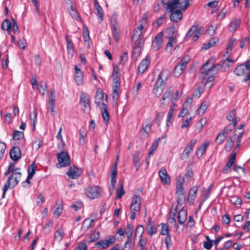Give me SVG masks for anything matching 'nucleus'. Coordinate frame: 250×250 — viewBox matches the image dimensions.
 Segmentation results:
<instances>
[{
	"label": "nucleus",
	"instance_id": "obj_48",
	"mask_svg": "<svg viewBox=\"0 0 250 250\" xmlns=\"http://www.w3.org/2000/svg\"><path fill=\"white\" fill-rule=\"evenodd\" d=\"M171 100L167 98L164 96L160 100V106L161 108H165L168 105Z\"/></svg>",
	"mask_w": 250,
	"mask_h": 250
},
{
	"label": "nucleus",
	"instance_id": "obj_19",
	"mask_svg": "<svg viewBox=\"0 0 250 250\" xmlns=\"http://www.w3.org/2000/svg\"><path fill=\"white\" fill-rule=\"evenodd\" d=\"M159 176L161 181L164 185L169 184L170 182V179L167 174V170L165 168H162L158 172Z\"/></svg>",
	"mask_w": 250,
	"mask_h": 250
},
{
	"label": "nucleus",
	"instance_id": "obj_29",
	"mask_svg": "<svg viewBox=\"0 0 250 250\" xmlns=\"http://www.w3.org/2000/svg\"><path fill=\"white\" fill-rule=\"evenodd\" d=\"M234 73L238 76H245L246 77L247 71L244 64L237 66L234 70Z\"/></svg>",
	"mask_w": 250,
	"mask_h": 250
},
{
	"label": "nucleus",
	"instance_id": "obj_60",
	"mask_svg": "<svg viewBox=\"0 0 250 250\" xmlns=\"http://www.w3.org/2000/svg\"><path fill=\"white\" fill-rule=\"evenodd\" d=\"M63 209V206L62 204L60 203L59 206L56 208L53 213L57 215V217L58 218L61 214Z\"/></svg>",
	"mask_w": 250,
	"mask_h": 250
},
{
	"label": "nucleus",
	"instance_id": "obj_58",
	"mask_svg": "<svg viewBox=\"0 0 250 250\" xmlns=\"http://www.w3.org/2000/svg\"><path fill=\"white\" fill-rule=\"evenodd\" d=\"M144 230V228L142 225H139L135 230V236L139 234L140 237H142Z\"/></svg>",
	"mask_w": 250,
	"mask_h": 250
},
{
	"label": "nucleus",
	"instance_id": "obj_52",
	"mask_svg": "<svg viewBox=\"0 0 250 250\" xmlns=\"http://www.w3.org/2000/svg\"><path fill=\"white\" fill-rule=\"evenodd\" d=\"M141 49L139 46H135L133 48L132 54V57L133 59L137 60L139 56Z\"/></svg>",
	"mask_w": 250,
	"mask_h": 250
},
{
	"label": "nucleus",
	"instance_id": "obj_63",
	"mask_svg": "<svg viewBox=\"0 0 250 250\" xmlns=\"http://www.w3.org/2000/svg\"><path fill=\"white\" fill-rule=\"evenodd\" d=\"M166 14H164L163 15L158 18L155 21V23H157V26H159L161 25L166 20Z\"/></svg>",
	"mask_w": 250,
	"mask_h": 250
},
{
	"label": "nucleus",
	"instance_id": "obj_38",
	"mask_svg": "<svg viewBox=\"0 0 250 250\" xmlns=\"http://www.w3.org/2000/svg\"><path fill=\"white\" fill-rule=\"evenodd\" d=\"M244 65L245 67H246L247 73H246V77H245L243 82H246L247 81L250 80V59L245 62V64H244Z\"/></svg>",
	"mask_w": 250,
	"mask_h": 250
},
{
	"label": "nucleus",
	"instance_id": "obj_44",
	"mask_svg": "<svg viewBox=\"0 0 250 250\" xmlns=\"http://www.w3.org/2000/svg\"><path fill=\"white\" fill-rule=\"evenodd\" d=\"M184 70L185 69L177 64L174 68L173 72V75L175 77H178L182 73H183Z\"/></svg>",
	"mask_w": 250,
	"mask_h": 250
},
{
	"label": "nucleus",
	"instance_id": "obj_61",
	"mask_svg": "<svg viewBox=\"0 0 250 250\" xmlns=\"http://www.w3.org/2000/svg\"><path fill=\"white\" fill-rule=\"evenodd\" d=\"M82 206L83 204L81 202L76 201L71 206V207L75 211H78L82 208Z\"/></svg>",
	"mask_w": 250,
	"mask_h": 250
},
{
	"label": "nucleus",
	"instance_id": "obj_34",
	"mask_svg": "<svg viewBox=\"0 0 250 250\" xmlns=\"http://www.w3.org/2000/svg\"><path fill=\"white\" fill-rule=\"evenodd\" d=\"M37 166L34 161L28 167V175H29V179H32L34 175Z\"/></svg>",
	"mask_w": 250,
	"mask_h": 250
},
{
	"label": "nucleus",
	"instance_id": "obj_51",
	"mask_svg": "<svg viewBox=\"0 0 250 250\" xmlns=\"http://www.w3.org/2000/svg\"><path fill=\"white\" fill-rule=\"evenodd\" d=\"M174 90L171 87H169V88H168L167 91L164 93V95H163V96L167 98H168L170 100H172L173 99V93H174Z\"/></svg>",
	"mask_w": 250,
	"mask_h": 250
},
{
	"label": "nucleus",
	"instance_id": "obj_6",
	"mask_svg": "<svg viewBox=\"0 0 250 250\" xmlns=\"http://www.w3.org/2000/svg\"><path fill=\"white\" fill-rule=\"evenodd\" d=\"M203 30V28L201 27L198 28V25L194 24L192 26L189 30L187 33L185 37V40H188L195 33V34L194 35L192 38V40L193 42L196 41L198 39L199 37L202 35Z\"/></svg>",
	"mask_w": 250,
	"mask_h": 250
},
{
	"label": "nucleus",
	"instance_id": "obj_20",
	"mask_svg": "<svg viewBox=\"0 0 250 250\" xmlns=\"http://www.w3.org/2000/svg\"><path fill=\"white\" fill-rule=\"evenodd\" d=\"M55 92L54 89L50 91V93L49 98V104L50 107L48 108V111L52 113V115L54 116V113L55 112Z\"/></svg>",
	"mask_w": 250,
	"mask_h": 250
},
{
	"label": "nucleus",
	"instance_id": "obj_54",
	"mask_svg": "<svg viewBox=\"0 0 250 250\" xmlns=\"http://www.w3.org/2000/svg\"><path fill=\"white\" fill-rule=\"evenodd\" d=\"M125 191L124 189V184L122 182L120 184V188L117 190L116 198L120 199L122 197V196L125 194Z\"/></svg>",
	"mask_w": 250,
	"mask_h": 250
},
{
	"label": "nucleus",
	"instance_id": "obj_17",
	"mask_svg": "<svg viewBox=\"0 0 250 250\" xmlns=\"http://www.w3.org/2000/svg\"><path fill=\"white\" fill-rule=\"evenodd\" d=\"M236 156V153L235 152H233L229 156V161L223 169L222 172L223 173L226 174L229 172L230 167L234 164Z\"/></svg>",
	"mask_w": 250,
	"mask_h": 250
},
{
	"label": "nucleus",
	"instance_id": "obj_40",
	"mask_svg": "<svg viewBox=\"0 0 250 250\" xmlns=\"http://www.w3.org/2000/svg\"><path fill=\"white\" fill-rule=\"evenodd\" d=\"M233 139V137L230 136L229 139H228L226 142L225 149L227 152H229L233 146L234 139Z\"/></svg>",
	"mask_w": 250,
	"mask_h": 250
},
{
	"label": "nucleus",
	"instance_id": "obj_2",
	"mask_svg": "<svg viewBox=\"0 0 250 250\" xmlns=\"http://www.w3.org/2000/svg\"><path fill=\"white\" fill-rule=\"evenodd\" d=\"M170 73L169 70L165 69L163 70L159 74L152 91L153 94L155 96L159 97L162 94L166 85V83L170 76Z\"/></svg>",
	"mask_w": 250,
	"mask_h": 250
},
{
	"label": "nucleus",
	"instance_id": "obj_30",
	"mask_svg": "<svg viewBox=\"0 0 250 250\" xmlns=\"http://www.w3.org/2000/svg\"><path fill=\"white\" fill-rule=\"evenodd\" d=\"M132 161L135 169L138 171L139 169L140 164V158L139 156V151H136L132 156Z\"/></svg>",
	"mask_w": 250,
	"mask_h": 250
},
{
	"label": "nucleus",
	"instance_id": "obj_35",
	"mask_svg": "<svg viewBox=\"0 0 250 250\" xmlns=\"http://www.w3.org/2000/svg\"><path fill=\"white\" fill-rule=\"evenodd\" d=\"M69 13L71 17L77 21H82V18L79 13L73 6H70V11H69Z\"/></svg>",
	"mask_w": 250,
	"mask_h": 250
},
{
	"label": "nucleus",
	"instance_id": "obj_46",
	"mask_svg": "<svg viewBox=\"0 0 250 250\" xmlns=\"http://www.w3.org/2000/svg\"><path fill=\"white\" fill-rule=\"evenodd\" d=\"M112 28V36L114 38L116 42H118L120 40V32L117 29V27L114 26Z\"/></svg>",
	"mask_w": 250,
	"mask_h": 250
},
{
	"label": "nucleus",
	"instance_id": "obj_36",
	"mask_svg": "<svg viewBox=\"0 0 250 250\" xmlns=\"http://www.w3.org/2000/svg\"><path fill=\"white\" fill-rule=\"evenodd\" d=\"M65 39L66 41L67 49L68 50V53H71L72 56H73L74 53L73 43L69 39L68 35L65 36Z\"/></svg>",
	"mask_w": 250,
	"mask_h": 250
},
{
	"label": "nucleus",
	"instance_id": "obj_49",
	"mask_svg": "<svg viewBox=\"0 0 250 250\" xmlns=\"http://www.w3.org/2000/svg\"><path fill=\"white\" fill-rule=\"evenodd\" d=\"M240 21L238 20H236L234 21H232L229 24V30L231 31L234 32L238 27Z\"/></svg>",
	"mask_w": 250,
	"mask_h": 250
},
{
	"label": "nucleus",
	"instance_id": "obj_4",
	"mask_svg": "<svg viewBox=\"0 0 250 250\" xmlns=\"http://www.w3.org/2000/svg\"><path fill=\"white\" fill-rule=\"evenodd\" d=\"M190 0H161V3L164 5L168 4V8L173 9L178 8L185 11L190 5Z\"/></svg>",
	"mask_w": 250,
	"mask_h": 250
},
{
	"label": "nucleus",
	"instance_id": "obj_25",
	"mask_svg": "<svg viewBox=\"0 0 250 250\" xmlns=\"http://www.w3.org/2000/svg\"><path fill=\"white\" fill-rule=\"evenodd\" d=\"M187 217V210L184 208L181 209L178 215V222L180 224H184Z\"/></svg>",
	"mask_w": 250,
	"mask_h": 250
},
{
	"label": "nucleus",
	"instance_id": "obj_13",
	"mask_svg": "<svg viewBox=\"0 0 250 250\" xmlns=\"http://www.w3.org/2000/svg\"><path fill=\"white\" fill-rule=\"evenodd\" d=\"M163 32H160L152 41V48L154 50H159L162 46L163 43Z\"/></svg>",
	"mask_w": 250,
	"mask_h": 250
},
{
	"label": "nucleus",
	"instance_id": "obj_1",
	"mask_svg": "<svg viewBox=\"0 0 250 250\" xmlns=\"http://www.w3.org/2000/svg\"><path fill=\"white\" fill-rule=\"evenodd\" d=\"M234 61L229 59H226L223 62L222 65L220 64H211L210 66L209 61H207L202 66L201 73L204 76L202 82L205 84H209L211 87L214 81V76L217 72L222 69V67L229 68L234 63Z\"/></svg>",
	"mask_w": 250,
	"mask_h": 250
},
{
	"label": "nucleus",
	"instance_id": "obj_45",
	"mask_svg": "<svg viewBox=\"0 0 250 250\" xmlns=\"http://www.w3.org/2000/svg\"><path fill=\"white\" fill-rule=\"evenodd\" d=\"M168 41L167 43V46L166 47V51H169L173 47V43H175L176 42V39L174 37H168Z\"/></svg>",
	"mask_w": 250,
	"mask_h": 250
},
{
	"label": "nucleus",
	"instance_id": "obj_16",
	"mask_svg": "<svg viewBox=\"0 0 250 250\" xmlns=\"http://www.w3.org/2000/svg\"><path fill=\"white\" fill-rule=\"evenodd\" d=\"M10 156L12 160L17 162L21 156V151L19 146H13L10 151Z\"/></svg>",
	"mask_w": 250,
	"mask_h": 250
},
{
	"label": "nucleus",
	"instance_id": "obj_11",
	"mask_svg": "<svg viewBox=\"0 0 250 250\" xmlns=\"http://www.w3.org/2000/svg\"><path fill=\"white\" fill-rule=\"evenodd\" d=\"M116 241V238L114 236L110 235L107 239L104 240H101L97 242L95 246L97 248H101L103 249H106L109 246L113 245Z\"/></svg>",
	"mask_w": 250,
	"mask_h": 250
},
{
	"label": "nucleus",
	"instance_id": "obj_37",
	"mask_svg": "<svg viewBox=\"0 0 250 250\" xmlns=\"http://www.w3.org/2000/svg\"><path fill=\"white\" fill-rule=\"evenodd\" d=\"M175 104L171 103L170 106V109L168 112L167 116V125L168 126V123L170 122L171 120L172 119L173 117V112L175 109Z\"/></svg>",
	"mask_w": 250,
	"mask_h": 250
},
{
	"label": "nucleus",
	"instance_id": "obj_43",
	"mask_svg": "<svg viewBox=\"0 0 250 250\" xmlns=\"http://www.w3.org/2000/svg\"><path fill=\"white\" fill-rule=\"evenodd\" d=\"M236 43L237 41L236 39L233 38L230 39L229 43L226 48V53L227 54L229 53L232 51V48H233L234 45H236Z\"/></svg>",
	"mask_w": 250,
	"mask_h": 250
},
{
	"label": "nucleus",
	"instance_id": "obj_15",
	"mask_svg": "<svg viewBox=\"0 0 250 250\" xmlns=\"http://www.w3.org/2000/svg\"><path fill=\"white\" fill-rule=\"evenodd\" d=\"M144 29V26L142 24H141L134 31V33L132 36L131 40L132 42L135 43L138 41L140 40L141 38H144L142 36L143 29Z\"/></svg>",
	"mask_w": 250,
	"mask_h": 250
},
{
	"label": "nucleus",
	"instance_id": "obj_32",
	"mask_svg": "<svg viewBox=\"0 0 250 250\" xmlns=\"http://www.w3.org/2000/svg\"><path fill=\"white\" fill-rule=\"evenodd\" d=\"M184 182V178L180 179L177 181L176 194L186 193L183 186Z\"/></svg>",
	"mask_w": 250,
	"mask_h": 250
},
{
	"label": "nucleus",
	"instance_id": "obj_18",
	"mask_svg": "<svg viewBox=\"0 0 250 250\" xmlns=\"http://www.w3.org/2000/svg\"><path fill=\"white\" fill-rule=\"evenodd\" d=\"M231 130V128L228 129V127H225L221 132L217 135L215 139V142L217 146L222 144L224 142L228 136V132Z\"/></svg>",
	"mask_w": 250,
	"mask_h": 250
},
{
	"label": "nucleus",
	"instance_id": "obj_5",
	"mask_svg": "<svg viewBox=\"0 0 250 250\" xmlns=\"http://www.w3.org/2000/svg\"><path fill=\"white\" fill-rule=\"evenodd\" d=\"M57 159L58 163L57 164L56 167L58 168L67 167L71 163L70 158L68 154L64 151H62L60 153L57 154Z\"/></svg>",
	"mask_w": 250,
	"mask_h": 250
},
{
	"label": "nucleus",
	"instance_id": "obj_21",
	"mask_svg": "<svg viewBox=\"0 0 250 250\" xmlns=\"http://www.w3.org/2000/svg\"><path fill=\"white\" fill-rule=\"evenodd\" d=\"M75 79L78 85H82L83 82V72L81 69L78 67V65L75 66Z\"/></svg>",
	"mask_w": 250,
	"mask_h": 250
},
{
	"label": "nucleus",
	"instance_id": "obj_56",
	"mask_svg": "<svg viewBox=\"0 0 250 250\" xmlns=\"http://www.w3.org/2000/svg\"><path fill=\"white\" fill-rule=\"evenodd\" d=\"M89 220V218H86L84 220L83 225H82V229H85V230H87V229H89V228H91L94 226V225L93 224L94 221V219H91L89 224L87 225L86 226H85L86 223Z\"/></svg>",
	"mask_w": 250,
	"mask_h": 250
},
{
	"label": "nucleus",
	"instance_id": "obj_22",
	"mask_svg": "<svg viewBox=\"0 0 250 250\" xmlns=\"http://www.w3.org/2000/svg\"><path fill=\"white\" fill-rule=\"evenodd\" d=\"M101 114L105 124L107 125L109 122V114L108 112L107 106L104 103H102Z\"/></svg>",
	"mask_w": 250,
	"mask_h": 250
},
{
	"label": "nucleus",
	"instance_id": "obj_33",
	"mask_svg": "<svg viewBox=\"0 0 250 250\" xmlns=\"http://www.w3.org/2000/svg\"><path fill=\"white\" fill-rule=\"evenodd\" d=\"M121 83H113L112 85V98L114 100H117L119 94V89Z\"/></svg>",
	"mask_w": 250,
	"mask_h": 250
},
{
	"label": "nucleus",
	"instance_id": "obj_8",
	"mask_svg": "<svg viewBox=\"0 0 250 250\" xmlns=\"http://www.w3.org/2000/svg\"><path fill=\"white\" fill-rule=\"evenodd\" d=\"M118 159L119 158L118 157H117L116 160L111 170L110 185L109 187L110 195H111L112 193L114 192L117 182V161L118 160Z\"/></svg>",
	"mask_w": 250,
	"mask_h": 250
},
{
	"label": "nucleus",
	"instance_id": "obj_28",
	"mask_svg": "<svg viewBox=\"0 0 250 250\" xmlns=\"http://www.w3.org/2000/svg\"><path fill=\"white\" fill-rule=\"evenodd\" d=\"M113 83H120V76L119 75V68L118 66L113 67V70L112 74Z\"/></svg>",
	"mask_w": 250,
	"mask_h": 250
},
{
	"label": "nucleus",
	"instance_id": "obj_39",
	"mask_svg": "<svg viewBox=\"0 0 250 250\" xmlns=\"http://www.w3.org/2000/svg\"><path fill=\"white\" fill-rule=\"evenodd\" d=\"M11 28V23L8 19H5L2 22L1 25V29L4 31H7L10 33Z\"/></svg>",
	"mask_w": 250,
	"mask_h": 250
},
{
	"label": "nucleus",
	"instance_id": "obj_27",
	"mask_svg": "<svg viewBox=\"0 0 250 250\" xmlns=\"http://www.w3.org/2000/svg\"><path fill=\"white\" fill-rule=\"evenodd\" d=\"M146 229L147 232V234L150 236H152L156 233V229L153 226V222L150 217L148 219Z\"/></svg>",
	"mask_w": 250,
	"mask_h": 250
},
{
	"label": "nucleus",
	"instance_id": "obj_59",
	"mask_svg": "<svg viewBox=\"0 0 250 250\" xmlns=\"http://www.w3.org/2000/svg\"><path fill=\"white\" fill-rule=\"evenodd\" d=\"M151 125L150 121H146V124L143 125L142 129L145 132L148 133L150 130Z\"/></svg>",
	"mask_w": 250,
	"mask_h": 250
},
{
	"label": "nucleus",
	"instance_id": "obj_9",
	"mask_svg": "<svg viewBox=\"0 0 250 250\" xmlns=\"http://www.w3.org/2000/svg\"><path fill=\"white\" fill-rule=\"evenodd\" d=\"M86 196L91 199L98 198L102 196L100 188L98 186L88 187L85 189Z\"/></svg>",
	"mask_w": 250,
	"mask_h": 250
},
{
	"label": "nucleus",
	"instance_id": "obj_55",
	"mask_svg": "<svg viewBox=\"0 0 250 250\" xmlns=\"http://www.w3.org/2000/svg\"><path fill=\"white\" fill-rule=\"evenodd\" d=\"M128 58V51H125L124 52V54L120 56V63L124 65L127 61Z\"/></svg>",
	"mask_w": 250,
	"mask_h": 250
},
{
	"label": "nucleus",
	"instance_id": "obj_42",
	"mask_svg": "<svg viewBox=\"0 0 250 250\" xmlns=\"http://www.w3.org/2000/svg\"><path fill=\"white\" fill-rule=\"evenodd\" d=\"M24 133L22 131L15 130L13 133V139L14 140H19L23 138Z\"/></svg>",
	"mask_w": 250,
	"mask_h": 250
},
{
	"label": "nucleus",
	"instance_id": "obj_12",
	"mask_svg": "<svg viewBox=\"0 0 250 250\" xmlns=\"http://www.w3.org/2000/svg\"><path fill=\"white\" fill-rule=\"evenodd\" d=\"M82 173V169L75 166H70L66 172L67 176L71 179H77Z\"/></svg>",
	"mask_w": 250,
	"mask_h": 250
},
{
	"label": "nucleus",
	"instance_id": "obj_14",
	"mask_svg": "<svg viewBox=\"0 0 250 250\" xmlns=\"http://www.w3.org/2000/svg\"><path fill=\"white\" fill-rule=\"evenodd\" d=\"M80 103L83 105V110L85 113H89L90 106L89 104V98L87 95L82 94L80 97Z\"/></svg>",
	"mask_w": 250,
	"mask_h": 250
},
{
	"label": "nucleus",
	"instance_id": "obj_3",
	"mask_svg": "<svg viewBox=\"0 0 250 250\" xmlns=\"http://www.w3.org/2000/svg\"><path fill=\"white\" fill-rule=\"evenodd\" d=\"M20 168L17 167L15 171L9 177L7 182L4 185L2 193V198H4L8 189L10 188H14L19 182L21 176V173L20 171Z\"/></svg>",
	"mask_w": 250,
	"mask_h": 250
},
{
	"label": "nucleus",
	"instance_id": "obj_41",
	"mask_svg": "<svg viewBox=\"0 0 250 250\" xmlns=\"http://www.w3.org/2000/svg\"><path fill=\"white\" fill-rule=\"evenodd\" d=\"M208 107V104L207 102H204L201 104L200 107L197 109V114L200 115H203Z\"/></svg>",
	"mask_w": 250,
	"mask_h": 250
},
{
	"label": "nucleus",
	"instance_id": "obj_62",
	"mask_svg": "<svg viewBox=\"0 0 250 250\" xmlns=\"http://www.w3.org/2000/svg\"><path fill=\"white\" fill-rule=\"evenodd\" d=\"M141 197L140 196L135 195L133 198L131 205H141Z\"/></svg>",
	"mask_w": 250,
	"mask_h": 250
},
{
	"label": "nucleus",
	"instance_id": "obj_47",
	"mask_svg": "<svg viewBox=\"0 0 250 250\" xmlns=\"http://www.w3.org/2000/svg\"><path fill=\"white\" fill-rule=\"evenodd\" d=\"M177 196V202L179 205H182L186 200V193L176 194Z\"/></svg>",
	"mask_w": 250,
	"mask_h": 250
},
{
	"label": "nucleus",
	"instance_id": "obj_26",
	"mask_svg": "<svg viewBox=\"0 0 250 250\" xmlns=\"http://www.w3.org/2000/svg\"><path fill=\"white\" fill-rule=\"evenodd\" d=\"M209 142L208 141H206L204 144L199 146L196 151V154L197 157H201L206 151L207 148L209 145Z\"/></svg>",
	"mask_w": 250,
	"mask_h": 250
},
{
	"label": "nucleus",
	"instance_id": "obj_31",
	"mask_svg": "<svg viewBox=\"0 0 250 250\" xmlns=\"http://www.w3.org/2000/svg\"><path fill=\"white\" fill-rule=\"evenodd\" d=\"M104 93L100 88L97 89L96 94L95 97V103L98 106L101 104L104 99Z\"/></svg>",
	"mask_w": 250,
	"mask_h": 250
},
{
	"label": "nucleus",
	"instance_id": "obj_53",
	"mask_svg": "<svg viewBox=\"0 0 250 250\" xmlns=\"http://www.w3.org/2000/svg\"><path fill=\"white\" fill-rule=\"evenodd\" d=\"M170 234L169 229L165 223L161 224V230L160 231V234L162 235H167Z\"/></svg>",
	"mask_w": 250,
	"mask_h": 250
},
{
	"label": "nucleus",
	"instance_id": "obj_24",
	"mask_svg": "<svg viewBox=\"0 0 250 250\" xmlns=\"http://www.w3.org/2000/svg\"><path fill=\"white\" fill-rule=\"evenodd\" d=\"M149 63L150 61L147 57L145 59L142 60L139 63L138 67V72L139 73L143 74L147 68Z\"/></svg>",
	"mask_w": 250,
	"mask_h": 250
},
{
	"label": "nucleus",
	"instance_id": "obj_10",
	"mask_svg": "<svg viewBox=\"0 0 250 250\" xmlns=\"http://www.w3.org/2000/svg\"><path fill=\"white\" fill-rule=\"evenodd\" d=\"M197 142L196 139H192L186 146L182 153L180 155V158L182 160H187L188 158L190 153L193 150V146Z\"/></svg>",
	"mask_w": 250,
	"mask_h": 250
},
{
	"label": "nucleus",
	"instance_id": "obj_50",
	"mask_svg": "<svg viewBox=\"0 0 250 250\" xmlns=\"http://www.w3.org/2000/svg\"><path fill=\"white\" fill-rule=\"evenodd\" d=\"M63 231L62 229H59L55 233L54 239L55 240L60 241L63 237Z\"/></svg>",
	"mask_w": 250,
	"mask_h": 250
},
{
	"label": "nucleus",
	"instance_id": "obj_23",
	"mask_svg": "<svg viewBox=\"0 0 250 250\" xmlns=\"http://www.w3.org/2000/svg\"><path fill=\"white\" fill-rule=\"evenodd\" d=\"M95 9L97 11L96 15L99 17V22L101 23L104 20V15L103 10L97 0L94 1Z\"/></svg>",
	"mask_w": 250,
	"mask_h": 250
},
{
	"label": "nucleus",
	"instance_id": "obj_64",
	"mask_svg": "<svg viewBox=\"0 0 250 250\" xmlns=\"http://www.w3.org/2000/svg\"><path fill=\"white\" fill-rule=\"evenodd\" d=\"M188 62V58H186L185 57L183 58L180 62L179 63H178L180 66L182 67L184 69H185L187 63Z\"/></svg>",
	"mask_w": 250,
	"mask_h": 250
},
{
	"label": "nucleus",
	"instance_id": "obj_57",
	"mask_svg": "<svg viewBox=\"0 0 250 250\" xmlns=\"http://www.w3.org/2000/svg\"><path fill=\"white\" fill-rule=\"evenodd\" d=\"M164 115V113L162 112L157 113L156 115V117L155 119V123L157 124L158 126L160 125L161 121L162 120L163 116Z\"/></svg>",
	"mask_w": 250,
	"mask_h": 250
},
{
	"label": "nucleus",
	"instance_id": "obj_7",
	"mask_svg": "<svg viewBox=\"0 0 250 250\" xmlns=\"http://www.w3.org/2000/svg\"><path fill=\"white\" fill-rule=\"evenodd\" d=\"M166 9L170 13V20L171 21L175 22H178L183 18L182 10L178 8H173V9L168 8V4H166Z\"/></svg>",
	"mask_w": 250,
	"mask_h": 250
}]
</instances>
